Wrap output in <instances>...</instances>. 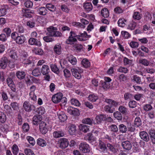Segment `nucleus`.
Segmentation results:
<instances>
[{"label": "nucleus", "mask_w": 155, "mask_h": 155, "mask_svg": "<svg viewBox=\"0 0 155 155\" xmlns=\"http://www.w3.org/2000/svg\"><path fill=\"white\" fill-rule=\"evenodd\" d=\"M48 32L46 34L48 36L52 37H61L62 36V34L58 31V28L52 26H50L47 28Z\"/></svg>", "instance_id": "f257e3e1"}, {"label": "nucleus", "mask_w": 155, "mask_h": 155, "mask_svg": "<svg viewBox=\"0 0 155 155\" xmlns=\"http://www.w3.org/2000/svg\"><path fill=\"white\" fill-rule=\"evenodd\" d=\"M70 35L68 39H67L66 41V43L67 44H72L75 42L77 41V39L76 38V37H77V38L79 39L78 36L76 35L74 31H71L70 32Z\"/></svg>", "instance_id": "f03ea898"}, {"label": "nucleus", "mask_w": 155, "mask_h": 155, "mask_svg": "<svg viewBox=\"0 0 155 155\" xmlns=\"http://www.w3.org/2000/svg\"><path fill=\"white\" fill-rule=\"evenodd\" d=\"M23 108L27 112H30L32 110H35V107L33 104H30L28 101H24L23 104Z\"/></svg>", "instance_id": "7ed1b4c3"}, {"label": "nucleus", "mask_w": 155, "mask_h": 155, "mask_svg": "<svg viewBox=\"0 0 155 155\" xmlns=\"http://www.w3.org/2000/svg\"><path fill=\"white\" fill-rule=\"evenodd\" d=\"M71 71L73 75L78 79H80L81 78V73L83 72V70L79 68H72L71 69Z\"/></svg>", "instance_id": "20e7f679"}, {"label": "nucleus", "mask_w": 155, "mask_h": 155, "mask_svg": "<svg viewBox=\"0 0 155 155\" xmlns=\"http://www.w3.org/2000/svg\"><path fill=\"white\" fill-rule=\"evenodd\" d=\"M79 149L81 151L84 153H89L90 151L89 145L85 142L81 143L80 144Z\"/></svg>", "instance_id": "39448f33"}, {"label": "nucleus", "mask_w": 155, "mask_h": 155, "mask_svg": "<svg viewBox=\"0 0 155 155\" xmlns=\"http://www.w3.org/2000/svg\"><path fill=\"white\" fill-rule=\"evenodd\" d=\"M59 147L61 149H64L67 147L69 145V142L67 139L62 138L60 139L58 141Z\"/></svg>", "instance_id": "423d86ee"}, {"label": "nucleus", "mask_w": 155, "mask_h": 155, "mask_svg": "<svg viewBox=\"0 0 155 155\" xmlns=\"http://www.w3.org/2000/svg\"><path fill=\"white\" fill-rule=\"evenodd\" d=\"M63 96L62 93L60 92L52 96L51 100L54 103L58 104L61 102V99Z\"/></svg>", "instance_id": "0eeeda50"}, {"label": "nucleus", "mask_w": 155, "mask_h": 155, "mask_svg": "<svg viewBox=\"0 0 155 155\" xmlns=\"http://www.w3.org/2000/svg\"><path fill=\"white\" fill-rule=\"evenodd\" d=\"M39 129L42 134H45L48 130V126L45 122L41 121L39 123Z\"/></svg>", "instance_id": "6e6552de"}, {"label": "nucleus", "mask_w": 155, "mask_h": 155, "mask_svg": "<svg viewBox=\"0 0 155 155\" xmlns=\"http://www.w3.org/2000/svg\"><path fill=\"white\" fill-rule=\"evenodd\" d=\"M6 83L11 90L13 92L16 91L15 85L12 79L10 77H8L6 79Z\"/></svg>", "instance_id": "1a4fd4ad"}, {"label": "nucleus", "mask_w": 155, "mask_h": 155, "mask_svg": "<svg viewBox=\"0 0 155 155\" xmlns=\"http://www.w3.org/2000/svg\"><path fill=\"white\" fill-rule=\"evenodd\" d=\"M121 146L123 149L126 150H129L132 148V144L128 140L122 141Z\"/></svg>", "instance_id": "9d476101"}, {"label": "nucleus", "mask_w": 155, "mask_h": 155, "mask_svg": "<svg viewBox=\"0 0 155 155\" xmlns=\"http://www.w3.org/2000/svg\"><path fill=\"white\" fill-rule=\"evenodd\" d=\"M68 113L74 116L78 115L79 114V111L77 108H74L71 107H69L67 108Z\"/></svg>", "instance_id": "9b49d317"}, {"label": "nucleus", "mask_w": 155, "mask_h": 155, "mask_svg": "<svg viewBox=\"0 0 155 155\" xmlns=\"http://www.w3.org/2000/svg\"><path fill=\"white\" fill-rule=\"evenodd\" d=\"M28 42L29 44L31 45H35L38 47H40L41 45L40 41L34 38H30Z\"/></svg>", "instance_id": "f8f14e48"}, {"label": "nucleus", "mask_w": 155, "mask_h": 155, "mask_svg": "<svg viewBox=\"0 0 155 155\" xmlns=\"http://www.w3.org/2000/svg\"><path fill=\"white\" fill-rule=\"evenodd\" d=\"M64 135L65 133L64 131L62 130L55 131L53 132V137L55 138H57L64 137Z\"/></svg>", "instance_id": "ddd939ff"}, {"label": "nucleus", "mask_w": 155, "mask_h": 155, "mask_svg": "<svg viewBox=\"0 0 155 155\" xmlns=\"http://www.w3.org/2000/svg\"><path fill=\"white\" fill-rule=\"evenodd\" d=\"M8 62V59L6 57L2 58L0 61V68L5 69L7 66Z\"/></svg>", "instance_id": "4468645a"}, {"label": "nucleus", "mask_w": 155, "mask_h": 155, "mask_svg": "<svg viewBox=\"0 0 155 155\" xmlns=\"http://www.w3.org/2000/svg\"><path fill=\"white\" fill-rule=\"evenodd\" d=\"M104 101L112 107H117L119 104V103L114 100L111 99L105 98L104 99Z\"/></svg>", "instance_id": "2eb2a0df"}, {"label": "nucleus", "mask_w": 155, "mask_h": 155, "mask_svg": "<svg viewBox=\"0 0 155 155\" xmlns=\"http://www.w3.org/2000/svg\"><path fill=\"white\" fill-rule=\"evenodd\" d=\"M140 136L143 140L148 142L149 140V137L148 134L145 131L140 132L139 134Z\"/></svg>", "instance_id": "dca6fc26"}, {"label": "nucleus", "mask_w": 155, "mask_h": 155, "mask_svg": "<svg viewBox=\"0 0 155 155\" xmlns=\"http://www.w3.org/2000/svg\"><path fill=\"white\" fill-rule=\"evenodd\" d=\"M107 146L108 150L113 153H115L118 150V149L115 148L114 145L110 143H107Z\"/></svg>", "instance_id": "f3484780"}, {"label": "nucleus", "mask_w": 155, "mask_h": 155, "mask_svg": "<svg viewBox=\"0 0 155 155\" xmlns=\"http://www.w3.org/2000/svg\"><path fill=\"white\" fill-rule=\"evenodd\" d=\"M58 118L61 121L64 122L67 119V117L64 112L62 111H59L57 113Z\"/></svg>", "instance_id": "a211bd4d"}, {"label": "nucleus", "mask_w": 155, "mask_h": 155, "mask_svg": "<svg viewBox=\"0 0 155 155\" xmlns=\"http://www.w3.org/2000/svg\"><path fill=\"white\" fill-rule=\"evenodd\" d=\"M42 117L40 115L35 116L32 119L33 124L35 125H38L39 122L42 121Z\"/></svg>", "instance_id": "6ab92c4d"}, {"label": "nucleus", "mask_w": 155, "mask_h": 155, "mask_svg": "<svg viewBox=\"0 0 155 155\" xmlns=\"http://www.w3.org/2000/svg\"><path fill=\"white\" fill-rule=\"evenodd\" d=\"M49 71V68L48 65H44L42 66L41 72L43 75L48 74Z\"/></svg>", "instance_id": "aec40b11"}, {"label": "nucleus", "mask_w": 155, "mask_h": 155, "mask_svg": "<svg viewBox=\"0 0 155 155\" xmlns=\"http://www.w3.org/2000/svg\"><path fill=\"white\" fill-rule=\"evenodd\" d=\"M67 59L68 61L72 65H75L77 63V59L72 55H69L67 57Z\"/></svg>", "instance_id": "412c9836"}, {"label": "nucleus", "mask_w": 155, "mask_h": 155, "mask_svg": "<svg viewBox=\"0 0 155 155\" xmlns=\"http://www.w3.org/2000/svg\"><path fill=\"white\" fill-rule=\"evenodd\" d=\"M69 132L71 135H74L76 133V127L74 124H71L69 127Z\"/></svg>", "instance_id": "4be33fe9"}, {"label": "nucleus", "mask_w": 155, "mask_h": 155, "mask_svg": "<svg viewBox=\"0 0 155 155\" xmlns=\"http://www.w3.org/2000/svg\"><path fill=\"white\" fill-rule=\"evenodd\" d=\"M79 128L80 131L84 133H87L89 131V126L84 124H80Z\"/></svg>", "instance_id": "5701e85b"}, {"label": "nucleus", "mask_w": 155, "mask_h": 155, "mask_svg": "<svg viewBox=\"0 0 155 155\" xmlns=\"http://www.w3.org/2000/svg\"><path fill=\"white\" fill-rule=\"evenodd\" d=\"M37 12L39 15H45L47 13L48 10L45 7H41L38 8Z\"/></svg>", "instance_id": "b1692460"}, {"label": "nucleus", "mask_w": 155, "mask_h": 155, "mask_svg": "<svg viewBox=\"0 0 155 155\" xmlns=\"http://www.w3.org/2000/svg\"><path fill=\"white\" fill-rule=\"evenodd\" d=\"M83 7L87 12H89L92 10V5L90 2L84 3L83 4Z\"/></svg>", "instance_id": "393cba45"}, {"label": "nucleus", "mask_w": 155, "mask_h": 155, "mask_svg": "<svg viewBox=\"0 0 155 155\" xmlns=\"http://www.w3.org/2000/svg\"><path fill=\"white\" fill-rule=\"evenodd\" d=\"M25 38L24 36H17L16 40V42L17 44H21L25 42Z\"/></svg>", "instance_id": "a878e982"}, {"label": "nucleus", "mask_w": 155, "mask_h": 155, "mask_svg": "<svg viewBox=\"0 0 155 155\" xmlns=\"http://www.w3.org/2000/svg\"><path fill=\"white\" fill-rule=\"evenodd\" d=\"M101 14L104 18L108 17L109 14L108 10L107 8H104L102 9L101 10Z\"/></svg>", "instance_id": "bb28decb"}, {"label": "nucleus", "mask_w": 155, "mask_h": 155, "mask_svg": "<svg viewBox=\"0 0 155 155\" xmlns=\"http://www.w3.org/2000/svg\"><path fill=\"white\" fill-rule=\"evenodd\" d=\"M16 75L18 78L22 80L25 78V73L24 71H18L16 72Z\"/></svg>", "instance_id": "cd10ccee"}, {"label": "nucleus", "mask_w": 155, "mask_h": 155, "mask_svg": "<svg viewBox=\"0 0 155 155\" xmlns=\"http://www.w3.org/2000/svg\"><path fill=\"white\" fill-rule=\"evenodd\" d=\"M149 134L152 143L153 144H155V130L152 129L150 130Z\"/></svg>", "instance_id": "c85d7f7f"}, {"label": "nucleus", "mask_w": 155, "mask_h": 155, "mask_svg": "<svg viewBox=\"0 0 155 155\" xmlns=\"http://www.w3.org/2000/svg\"><path fill=\"white\" fill-rule=\"evenodd\" d=\"M37 144L41 147H44L46 146L47 143L46 141L42 138H38L37 140Z\"/></svg>", "instance_id": "c756f323"}, {"label": "nucleus", "mask_w": 155, "mask_h": 155, "mask_svg": "<svg viewBox=\"0 0 155 155\" xmlns=\"http://www.w3.org/2000/svg\"><path fill=\"white\" fill-rule=\"evenodd\" d=\"M54 52L57 54H61V46L60 44L55 45L54 47Z\"/></svg>", "instance_id": "7c9ffc66"}, {"label": "nucleus", "mask_w": 155, "mask_h": 155, "mask_svg": "<svg viewBox=\"0 0 155 155\" xmlns=\"http://www.w3.org/2000/svg\"><path fill=\"white\" fill-rule=\"evenodd\" d=\"M118 129L120 132L122 133H126L127 130V127L123 124H121L119 125Z\"/></svg>", "instance_id": "2f4dec72"}, {"label": "nucleus", "mask_w": 155, "mask_h": 155, "mask_svg": "<svg viewBox=\"0 0 155 155\" xmlns=\"http://www.w3.org/2000/svg\"><path fill=\"white\" fill-rule=\"evenodd\" d=\"M86 140H87L90 143H92L95 140L94 137L91 133L87 134L86 136Z\"/></svg>", "instance_id": "473e14b6"}, {"label": "nucleus", "mask_w": 155, "mask_h": 155, "mask_svg": "<svg viewBox=\"0 0 155 155\" xmlns=\"http://www.w3.org/2000/svg\"><path fill=\"white\" fill-rule=\"evenodd\" d=\"M104 110L107 113H113L115 111V109L114 107H112L108 105L104 106Z\"/></svg>", "instance_id": "72a5a7b5"}, {"label": "nucleus", "mask_w": 155, "mask_h": 155, "mask_svg": "<svg viewBox=\"0 0 155 155\" xmlns=\"http://www.w3.org/2000/svg\"><path fill=\"white\" fill-rule=\"evenodd\" d=\"M99 146L100 148L104 152L107 150V147L106 146L105 144L101 140L99 141Z\"/></svg>", "instance_id": "f704fd0d"}, {"label": "nucleus", "mask_w": 155, "mask_h": 155, "mask_svg": "<svg viewBox=\"0 0 155 155\" xmlns=\"http://www.w3.org/2000/svg\"><path fill=\"white\" fill-rule=\"evenodd\" d=\"M82 122L84 124L92 125L93 123V121L92 119L87 118L83 119L82 120Z\"/></svg>", "instance_id": "c9c22d12"}, {"label": "nucleus", "mask_w": 155, "mask_h": 155, "mask_svg": "<svg viewBox=\"0 0 155 155\" xmlns=\"http://www.w3.org/2000/svg\"><path fill=\"white\" fill-rule=\"evenodd\" d=\"M98 99V96L94 94H90L88 97V100L91 102H95Z\"/></svg>", "instance_id": "e433bc0d"}, {"label": "nucleus", "mask_w": 155, "mask_h": 155, "mask_svg": "<svg viewBox=\"0 0 155 155\" xmlns=\"http://www.w3.org/2000/svg\"><path fill=\"white\" fill-rule=\"evenodd\" d=\"M81 64L85 68H87L90 66V62L86 59H84L81 61Z\"/></svg>", "instance_id": "4c0bfd02"}, {"label": "nucleus", "mask_w": 155, "mask_h": 155, "mask_svg": "<svg viewBox=\"0 0 155 155\" xmlns=\"http://www.w3.org/2000/svg\"><path fill=\"white\" fill-rule=\"evenodd\" d=\"M8 126L7 124L2 125L0 126V130L4 133L6 134L8 131Z\"/></svg>", "instance_id": "58836bf2"}, {"label": "nucleus", "mask_w": 155, "mask_h": 155, "mask_svg": "<svg viewBox=\"0 0 155 155\" xmlns=\"http://www.w3.org/2000/svg\"><path fill=\"white\" fill-rule=\"evenodd\" d=\"M133 79L137 84H142L140 78L137 75H134L133 76Z\"/></svg>", "instance_id": "ea45409f"}, {"label": "nucleus", "mask_w": 155, "mask_h": 155, "mask_svg": "<svg viewBox=\"0 0 155 155\" xmlns=\"http://www.w3.org/2000/svg\"><path fill=\"white\" fill-rule=\"evenodd\" d=\"M141 16L139 12H136L134 13L133 18L135 20H139L141 18Z\"/></svg>", "instance_id": "a19ab883"}, {"label": "nucleus", "mask_w": 155, "mask_h": 155, "mask_svg": "<svg viewBox=\"0 0 155 155\" xmlns=\"http://www.w3.org/2000/svg\"><path fill=\"white\" fill-rule=\"evenodd\" d=\"M33 52L36 54L41 55L43 53V51L41 49L38 48H35L32 50Z\"/></svg>", "instance_id": "79ce46f5"}, {"label": "nucleus", "mask_w": 155, "mask_h": 155, "mask_svg": "<svg viewBox=\"0 0 155 155\" xmlns=\"http://www.w3.org/2000/svg\"><path fill=\"white\" fill-rule=\"evenodd\" d=\"M139 62L145 66H148L150 64L149 61L146 59H141L139 60Z\"/></svg>", "instance_id": "37998d69"}, {"label": "nucleus", "mask_w": 155, "mask_h": 155, "mask_svg": "<svg viewBox=\"0 0 155 155\" xmlns=\"http://www.w3.org/2000/svg\"><path fill=\"white\" fill-rule=\"evenodd\" d=\"M113 115L115 118L118 120H121L122 119V115L120 112L116 111L114 112Z\"/></svg>", "instance_id": "c03bdc74"}, {"label": "nucleus", "mask_w": 155, "mask_h": 155, "mask_svg": "<svg viewBox=\"0 0 155 155\" xmlns=\"http://www.w3.org/2000/svg\"><path fill=\"white\" fill-rule=\"evenodd\" d=\"M10 106L14 110H17L19 109V104L15 102H12Z\"/></svg>", "instance_id": "a18cd8bd"}, {"label": "nucleus", "mask_w": 155, "mask_h": 155, "mask_svg": "<svg viewBox=\"0 0 155 155\" xmlns=\"http://www.w3.org/2000/svg\"><path fill=\"white\" fill-rule=\"evenodd\" d=\"M27 25L29 27L32 28L35 27V20L34 19L29 20L27 21Z\"/></svg>", "instance_id": "49530a36"}, {"label": "nucleus", "mask_w": 155, "mask_h": 155, "mask_svg": "<svg viewBox=\"0 0 155 155\" xmlns=\"http://www.w3.org/2000/svg\"><path fill=\"white\" fill-rule=\"evenodd\" d=\"M50 68L52 71L56 74H58L59 73V69L56 65L51 64L50 65Z\"/></svg>", "instance_id": "de8ad7c7"}, {"label": "nucleus", "mask_w": 155, "mask_h": 155, "mask_svg": "<svg viewBox=\"0 0 155 155\" xmlns=\"http://www.w3.org/2000/svg\"><path fill=\"white\" fill-rule=\"evenodd\" d=\"M109 129L111 132L114 133H117L118 131L117 126L114 124H112L109 126Z\"/></svg>", "instance_id": "09e8293b"}, {"label": "nucleus", "mask_w": 155, "mask_h": 155, "mask_svg": "<svg viewBox=\"0 0 155 155\" xmlns=\"http://www.w3.org/2000/svg\"><path fill=\"white\" fill-rule=\"evenodd\" d=\"M6 120V115L3 112H0V122L4 123Z\"/></svg>", "instance_id": "8fccbe9b"}, {"label": "nucleus", "mask_w": 155, "mask_h": 155, "mask_svg": "<svg viewBox=\"0 0 155 155\" xmlns=\"http://www.w3.org/2000/svg\"><path fill=\"white\" fill-rule=\"evenodd\" d=\"M46 7L51 11L54 12L55 11L56 7L54 5L50 4L48 3L46 5Z\"/></svg>", "instance_id": "3c124183"}, {"label": "nucleus", "mask_w": 155, "mask_h": 155, "mask_svg": "<svg viewBox=\"0 0 155 155\" xmlns=\"http://www.w3.org/2000/svg\"><path fill=\"white\" fill-rule=\"evenodd\" d=\"M12 152L14 155H17L19 151V149L18 146L15 144L12 147Z\"/></svg>", "instance_id": "603ef678"}, {"label": "nucleus", "mask_w": 155, "mask_h": 155, "mask_svg": "<svg viewBox=\"0 0 155 155\" xmlns=\"http://www.w3.org/2000/svg\"><path fill=\"white\" fill-rule=\"evenodd\" d=\"M71 104L76 106L79 107L81 104L79 101L75 99L72 98L71 100Z\"/></svg>", "instance_id": "864d4df0"}, {"label": "nucleus", "mask_w": 155, "mask_h": 155, "mask_svg": "<svg viewBox=\"0 0 155 155\" xmlns=\"http://www.w3.org/2000/svg\"><path fill=\"white\" fill-rule=\"evenodd\" d=\"M3 31L6 34L7 37H8L10 36L12 30L10 28H6L3 29Z\"/></svg>", "instance_id": "5fc2aeb1"}, {"label": "nucleus", "mask_w": 155, "mask_h": 155, "mask_svg": "<svg viewBox=\"0 0 155 155\" xmlns=\"http://www.w3.org/2000/svg\"><path fill=\"white\" fill-rule=\"evenodd\" d=\"M117 71L120 73L126 74L128 72V70L126 68L120 67L117 69Z\"/></svg>", "instance_id": "6e6d98bb"}, {"label": "nucleus", "mask_w": 155, "mask_h": 155, "mask_svg": "<svg viewBox=\"0 0 155 155\" xmlns=\"http://www.w3.org/2000/svg\"><path fill=\"white\" fill-rule=\"evenodd\" d=\"M134 124L137 127H139L141 125V121L139 117H136L134 121Z\"/></svg>", "instance_id": "4d7b16f0"}, {"label": "nucleus", "mask_w": 155, "mask_h": 155, "mask_svg": "<svg viewBox=\"0 0 155 155\" xmlns=\"http://www.w3.org/2000/svg\"><path fill=\"white\" fill-rule=\"evenodd\" d=\"M118 110L122 114H125L127 112V109L124 106H120L119 107Z\"/></svg>", "instance_id": "13d9d810"}, {"label": "nucleus", "mask_w": 155, "mask_h": 155, "mask_svg": "<svg viewBox=\"0 0 155 155\" xmlns=\"http://www.w3.org/2000/svg\"><path fill=\"white\" fill-rule=\"evenodd\" d=\"M32 75L35 77H38L39 76L40 74V70L38 68H36L34 69L32 71Z\"/></svg>", "instance_id": "bf43d9fd"}, {"label": "nucleus", "mask_w": 155, "mask_h": 155, "mask_svg": "<svg viewBox=\"0 0 155 155\" xmlns=\"http://www.w3.org/2000/svg\"><path fill=\"white\" fill-rule=\"evenodd\" d=\"M121 33L122 37L125 39H128L131 36V35L126 31H122Z\"/></svg>", "instance_id": "052dcab7"}, {"label": "nucleus", "mask_w": 155, "mask_h": 155, "mask_svg": "<svg viewBox=\"0 0 155 155\" xmlns=\"http://www.w3.org/2000/svg\"><path fill=\"white\" fill-rule=\"evenodd\" d=\"M137 106V103L135 101H130L128 103V106L130 108H134Z\"/></svg>", "instance_id": "680f3d73"}, {"label": "nucleus", "mask_w": 155, "mask_h": 155, "mask_svg": "<svg viewBox=\"0 0 155 155\" xmlns=\"http://www.w3.org/2000/svg\"><path fill=\"white\" fill-rule=\"evenodd\" d=\"M30 98L33 101V103L37 101L36 96L35 93L30 92L29 93Z\"/></svg>", "instance_id": "e2e57ef3"}, {"label": "nucleus", "mask_w": 155, "mask_h": 155, "mask_svg": "<svg viewBox=\"0 0 155 155\" xmlns=\"http://www.w3.org/2000/svg\"><path fill=\"white\" fill-rule=\"evenodd\" d=\"M51 36L47 35V36L43 37V40L47 42H52L54 41V39Z\"/></svg>", "instance_id": "0e129e2a"}, {"label": "nucleus", "mask_w": 155, "mask_h": 155, "mask_svg": "<svg viewBox=\"0 0 155 155\" xmlns=\"http://www.w3.org/2000/svg\"><path fill=\"white\" fill-rule=\"evenodd\" d=\"M125 22L126 21L124 19H120L118 21V26L120 27H123L125 25Z\"/></svg>", "instance_id": "69168bd1"}, {"label": "nucleus", "mask_w": 155, "mask_h": 155, "mask_svg": "<svg viewBox=\"0 0 155 155\" xmlns=\"http://www.w3.org/2000/svg\"><path fill=\"white\" fill-rule=\"evenodd\" d=\"M64 75L66 78H69L71 76V73L70 71L67 69H65L64 71Z\"/></svg>", "instance_id": "338daca9"}, {"label": "nucleus", "mask_w": 155, "mask_h": 155, "mask_svg": "<svg viewBox=\"0 0 155 155\" xmlns=\"http://www.w3.org/2000/svg\"><path fill=\"white\" fill-rule=\"evenodd\" d=\"M24 153L26 155H35L33 151L30 149H25L24 150Z\"/></svg>", "instance_id": "774afa93"}]
</instances>
